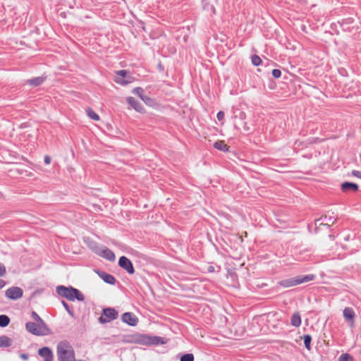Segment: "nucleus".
Masks as SVG:
<instances>
[{
	"label": "nucleus",
	"mask_w": 361,
	"mask_h": 361,
	"mask_svg": "<svg viewBox=\"0 0 361 361\" xmlns=\"http://www.w3.org/2000/svg\"><path fill=\"white\" fill-rule=\"evenodd\" d=\"M56 355L59 361H75V350L66 341H61L57 344Z\"/></svg>",
	"instance_id": "obj_1"
},
{
	"label": "nucleus",
	"mask_w": 361,
	"mask_h": 361,
	"mask_svg": "<svg viewBox=\"0 0 361 361\" xmlns=\"http://www.w3.org/2000/svg\"><path fill=\"white\" fill-rule=\"evenodd\" d=\"M56 293L59 295L70 301L77 300L82 302L85 300L82 293L79 290L72 286L66 287L64 286H58L56 287Z\"/></svg>",
	"instance_id": "obj_2"
},
{
	"label": "nucleus",
	"mask_w": 361,
	"mask_h": 361,
	"mask_svg": "<svg viewBox=\"0 0 361 361\" xmlns=\"http://www.w3.org/2000/svg\"><path fill=\"white\" fill-rule=\"evenodd\" d=\"M314 279L315 276L314 274L297 276L295 277L281 280L279 282V284L284 288H289L310 281H313Z\"/></svg>",
	"instance_id": "obj_3"
},
{
	"label": "nucleus",
	"mask_w": 361,
	"mask_h": 361,
	"mask_svg": "<svg viewBox=\"0 0 361 361\" xmlns=\"http://www.w3.org/2000/svg\"><path fill=\"white\" fill-rule=\"evenodd\" d=\"M137 342L142 345H163L166 343L165 338L157 336L140 335L137 338Z\"/></svg>",
	"instance_id": "obj_4"
},
{
	"label": "nucleus",
	"mask_w": 361,
	"mask_h": 361,
	"mask_svg": "<svg viewBox=\"0 0 361 361\" xmlns=\"http://www.w3.org/2000/svg\"><path fill=\"white\" fill-rule=\"evenodd\" d=\"M25 328L28 332L37 336L46 335L49 331L46 324L28 322L25 324Z\"/></svg>",
	"instance_id": "obj_5"
},
{
	"label": "nucleus",
	"mask_w": 361,
	"mask_h": 361,
	"mask_svg": "<svg viewBox=\"0 0 361 361\" xmlns=\"http://www.w3.org/2000/svg\"><path fill=\"white\" fill-rule=\"evenodd\" d=\"M118 317V312L113 307L104 308L101 316L99 317L100 324H106Z\"/></svg>",
	"instance_id": "obj_6"
},
{
	"label": "nucleus",
	"mask_w": 361,
	"mask_h": 361,
	"mask_svg": "<svg viewBox=\"0 0 361 361\" xmlns=\"http://www.w3.org/2000/svg\"><path fill=\"white\" fill-rule=\"evenodd\" d=\"M118 265L130 274H133L135 273V269L133 263L125 256H122L119 258Z\"/></svg>",
	"instance_id": "obj_7"
},
{
	"label": "nucleus",
	"mask_w": 361,
	"mask_h": 361,
	"mask_svg": "<svg viewBox=\"0 0 361 361\" xmlns=\"http://www.w3.org/2000/svg\"><path fill=\"white\" fill-rule=\"evenodd\" d=\"M23 290L17 286L8 288L5 292V295L11 300H18L23 296Z\"/></svg>",
	"instance_id": "obj_8"
},
{
	"label": "nucleus",
	"mask_w": 361,
	"mask_h": 361,
	"mask_svg": "<svg viewBox=\"0 0 361 361\" xmlns=\"http://www.w3.org/2000/svg\"><path fill=\"white\" fill-rule=\"evenodd\" d=\"M97 251L99 252L97 254L99 256L102 257L110 262H113L116 259L114 252L104 245L101 247V250H98Z\"/></svg>",
	"instance_id": "obj_9"
},
{
	"label": "nucleus",
	"mask_w": 361,
	"mask_h": 361,
	"mask_svg": "<svg viewBox=\"0 0 361 361\" xmlns=\"http://www.w3.org/2000/svg\"><path fill=\"white\" fill-rule=\"evenodd\" d=\"M116 78L115 82L121 85H125L130 82V78L126 79L128 72L126 70H120L116 72Z\"/></svg>",
	"instance_id": "obj_10"
},
{
	"label": "nucleus",
	"mask_w": 361,
	"mask_h": 361,
	"mask_svg": "<svg viewBox=\"0 0 361 361\" xmlns=\"http://www.w3.org/2000/svg\"><path fill=\"white\" fill-rule=\"evenodd\" d=\"M121 320L127 324L134 326L138 322L137 317L132 312H125L122 314Z\"/></svg>",
	"instance_id": "obj_11"
},
{
	"label": "nucleus",
	"mask_w": 361,
	"mask_h": 361,
	"mask_svg": "<svg viewBox=\"0 0 361 361\" xmlns=\"http://www.w3.org/2000/svg\"><path fill=\"white\" fill-rule=\"evenodd\" d=\"M343 315L346 322L349 323L350 326L353 327L355 323V314L351 307H345L343 311Z\"/></svg>",
	"instance_id": "obj_12"
},
{
	"label": "nucleus",
	"mask_w": 361,
	"mask_h": 361,
	"mask_svg": "<svg viewBox=\"0 0 361 361\" xmlns=\"http://www.w3.org/2000/svg\"><path fill=\"white\" fill-rule=\"evenodd\" d=\"M38 354L44 358V361H53L54 355L51 350L48 347H43L38 351Z\"/></svg>",
	"instance_id": "obj_13"
},
{
	"label": "nucleus",
	"mask_w": 361,
	"mask_h": 361,
	"mask_svg": "<svg viewBox=\"0 0 361 361\" xmlns=\"http://www.w3.org/2000/svg\"><path fill=\"white\" fill-rule=\"evenodd\" d=\"M97 273L105 283L110 285H114L116 283V280L113 275L108 274L104 271H98Z\"/></svg>",
	"instance_id": "obj_14"
},
{
	"label": "nucleus",
	"mask_w": 361,
	"mask_h": 361,
	"mask_svg": "<svg viewBox=\"0 0 361 361\" xmlns=\"http://www.w3.org/2000/svg\"><path fill=\"white\" fill-rule=\"evenodd\" d=\"M126 101L128 104L137 112H142L144 111L142 104L134 97H127Z\"/></svg>",
	"instance_id": "obj_15"
},
{
	"label": "nucleus",
	"mask_w": 361,
	"mask_h": 361,
	"mask_svg": "<svg viewBox=\"0 0 361 361\" xmlns=\"http://www.w3.org/2000/svg\"><path fill=\"white\" fill-rule=\"evenodd\" d=\"M341 190L344 192L349 191L356 192L358 190V185L356 183L350 182H344L341 185Z\"/></svg>",
	"instance_id": "obj_16"
},
{
	"label": "nucleus",
	"mask_w": 361,
	"mask_h": 361,
	"mask_svg": "<svg viewBox=\"0 0 361 361\" xmlns=\"http://www.w3.org/2000/svg\"><path fill=\"white\" fill-rule=\"evenodd\" d=\"M45 78L43 77H36L27 80V83L30 85L37 87L43 83Z\"/></svg>",
	"instance_id": "obj_17"
},
{
	"label": "nucleus",
	"mask_w": 361,
	"mask_h": 361,
	"mask_svg": "<svg viewBox=\"0 0 361 361\" xmlns=\"http://www.w3.org/2000/svg\"><path fill=\"white\" fill-rule=\"evenodd\" d=\"M290 324L292 326L298 327L301 324V318L299 313H294L290 319Z\"/></svg>",
	"instance_id": "obj_18"
},
{
	"label": "nucleus",
	"mask_w": 361,
	"mask_h": 361,
	"mask_svg": "<svg viewBox=\"0 0 361 361\" xmlns=\"http://www.w3.org/2000/svg\"><path fill=\"white\" fill-rule=\"evenodd\" d=\"M12 345V340L6 336H0V347H9Z\"/></svg>",
	"instance_id": "obj_19"
},
{
	"label": "nucleus",
	"mask_w": 361,
	"mask_h": 361,
	"mask_svg": "<svg viewBox=\"0 0 361 361\" xmlns=\"http://www.w3.org/2000/svg\"><path fill=\"white\" fill-rule=\"evenodd\" d=\"M214 148L224 152L228 150V147L224 143V141H217L214 142Z\"/></svg>",
	"instance_id": "obj_20"
},
{
	"label": "nucleus",
	"mask_w": 361,
	"mask_h": 361,
	"mask_svg": "<svg viewBox=\"0 0 361 361\" xmlns=\"http://www.w3.org/2000/svg\"><path fill=\"white\" fill-rule=\"evenodd\" d=\"M88 246L95 254L97 255L99 253L97 250H101V247L103 245H99L97 243L94 241H90L88 243Z\"/></svg>",
	"instance_id": "obj_21"
},
{
	"label": "nucleus",
	"mask_w": 361,
	"mask_h": 361,
	"mask_svg": "<svg viewBox=\"0 0 361 361\" xmlns=\"http://www.w3.org/2000/svg\"><path fill=\"white\" fill-rule=\"evenodd\" d=\"M10 323V318L5 314L0 315V327H6Z\"/></svg>",
	"instance_id": "obj_22"
},
{
	"label": "nucleus",
	"mask_w": 361,
	"mask_h": 361,
	"mask_svg": "<svg viewBox=\"0 0 361 361\" xmlns=\"http://www.w3.org/2000/svg\"><path fill=\"white\" fill-rule=\"evenodd\" d=\"M87 116L92 118V120L94 121H99V115L94 112L92 109H91L90 108H88L87 110Z\"/></svg>",
	"instance_id": "obj_23"
},
{
	"label": "nucleus",
	"mask_w": 361,
	"mask_h": 361,
	"mask_svg": "<svg viewBox=\"0 0 361 361\" xmlns=\"http://www.w3.org/2000/svg\"><path fill=\"white\" fill-rule=\"evenodd\" d=\"M303 341L305 348L307 350L311 349V341H312V336L309 334L305 335L303 336Z\"/></svg>",
	"instance_id": "obj_24"
},
{
	"label": "nucleus",
	"mask_w": 361,
	"mask_h": 361,
	"mask_svg": "<svg viewBox=\"0 0 361 361\" xmlns=\"http://www.w3.org/2000/svg\"><path fill=\"white\" fill-rule=\"evenodd\" d=\"M338 361H353V358L348 353H343L339 356Z\"/></svg>",
	"instance_id": "obj_25"
},
{
	"label": "nucleus",
	"mask_w": 361,
	"mask_h": 361,
	"mask_svg": "<svg viewBox=\"0 0 361 361\" xmlns=\"http://www.w3.org/2000/svg\"><path fill=\"white\" fill-rule=\"evenodd\" d=\"M133 93L137 95L140 99L145 95L142 87H137L133 90Z\"/></svg>",
	"instance_id": "obj_26"
},
{
	"label": "nucleus",
	"mask_w": 361,
	"mask_h": 361,
	"mask_svg": "<svg viewBox=\"0 0 361 361\" xmlns=\"http://www.w3.org/2000/svg\"><path fill=\"white\" fill-rule=\"evenodd\" d=\"M61 303L63 305V306L64 307V308L66 309V310L67 311V312L69 314L70 316H71L72 317H74V312L73 310H71L68 305V304L65 302L64 300H62L61 301Z\"/></svg>",
	"instance_id": "obj_27"
},
{
	"label": "nucleus",
	"mask_w": 361,
	"mask_h": 361,
	"mask_svg": "<svg viewBox=\"0 0 361 361\" xmlns=\"http://www.w3.org/2000/svg\"><path fill=\"white\" fill-rule=\"evenodd\" d=\"M180 361H194V355L192 353H187L181 356Z\"/></svg>",
	"instance_id": "obj_28"
},
{
	"label": "nucleus",
	"mask_w": 361,
	"mask_h": 361,
	"mask_svg": "<svg viewBox=\"0 0 361 361\" xmlns=\"http://www.w3.org/2000/svg\"><path fill=\"white\" fill-rule=\"evenodd\" d=\"M251 59L252 63L255 66H259L260 63H262V59L257 55H253Z\"/></svg>",
	"instance_id": "obj_29"
},
{
	"label": "nucleus",
	"mask_w": 361,
	"mask_h": 361,
	"mask_svg": "<svg viewBox=\"0 0 361 361\" xmlns=\"http://www.w3.org/2000/svg\"><path fill=\"white\" fill-rule=\"evenodd\" d=\"M32 317L36 322V323L45 324L41 317L37 314V313L34 311L32 312Z\"/></svg>",
	"instance_id": "obj_30"
},
{
	"label": "nucleus",
	"mask_w": 361,
	"mask_h": 361,
	"mask_svg": "<svg viewBox=\"0 0 361 361\" xmlns=\"http://www.w3.org/2000/svg\"><path fill=\"white\" fill-rule=\"evenodd\" d=\"M323 221H325V224L328 225L329 223L334 224L335 221V219L334 216H327L326 215L322 217L321 219Z\"/></svg>",
	"instance_id": "obj_31"
},
{
	"label": "nucleus",
	"mask_w": 361,
	"mask_h": 361,
	"mask_svg": "<svg viewBox=\"0 0 361 361\" xmlns=\"http://www.w3.org/2000/svg\"><path fill=\"white\" fill-rule=\"evenodd\" d=\"M141 99L146 104H148V105H150L152 103V99L147 96V95H144Z\"/></svg>",
	"instance_id": "obj_32"
},
{
	"label": "nucleus",
	"mask_w": 361,
	"mask_h": 361,
	"mask_svg": "<svg viewBox=\"0 0 361 361\" xmlns=\"http://www.w3.org/2000/svg\"><path fill=\"white\" fill-rule=\"evenodd\" d=\"M271 73L275 78H279L281 75V71L279 69H274Z\"/></svg>",
	"instance_id": "obj_33"
},
{
	"label": "nucleus",
	"mask_w": 361,
	"mask_h": 361,
	"mask_svg": "<svg viewBox=\"0 0 361 361\" xmlns=\"http://www.w3.org/2000/svg\"><path fill=\"white\" fill-rule=\"evenodd\" d=\"M6 273V269L4 264L0 262V277L4 276Z\"/></svg>",
	"instance_id": "obj_34"
},
{
	"label": "nucleus",
	"mask_w": 361,
	"mask_h": 361,
	"mask_svg": "<svg viewBox=\"0 0 361 361\" xmlns=\"http://www.w3.org/2000/svg\"><path fill=\"white\" fill-rule=\"evenodd\" d=\"M216 117L219 121L223 120V118H224V113L221 111H219L217 113Z\"/></svg>",
	"instance_id": "obj_35"
},
{
	"label": "nucleus",
	"mask_w": 361,
	"mask_h": 361,
	"mask_svg": "<svg viewBox=\"0 0 361 361\" xmlns=\"http://www.w3.org/2000/svg\"><path fill=\"white\" fill-rule=\"evenodd\" d=\"M352 174L358 178H361V171L353 170Z\"/></svg>",
	"instance_id": "obj_36"
},
{
	"label": "nucleus",
	"mask_w": 361,
	"mask_h": 361,
	"mask_svg": "<svg viewBox=\"0 0 361 361\" xmlns=\"http://www.w3.org/2000/svg\"><path fill=\"white\" fill-rule=\"evenodd\" d=\"M44 161L46 164H49L51 163V157L47 155L44 157Z\"/></svg>",
	"instance_id": "obj_37"
},
{
	"label": "nucleus",
	"mask_w": 361,
	"mask_h": 361,
	"mask_svg": "<svg viewBox=\"0 0 361 361\" xmlns=\"http://www.w3.org/2000/svg\"><path fill=\"white\" fill-rule=\"evenodd\" d=\"M5 286L6 282L4 280L0 279V289L3 288Z\"/></svg>",
	"instance_id": "obj_38"
},
{
	"label": "nucleus",
	"mask_w": 361,
	"mask_h": 361,
	"mask_svg": "<svg viewBox=\"0 0 361 361\" xmlns=\"http://www.w3.org/2000/svg\"><path fill=\"white\" fill-rule=\"evenodd\" d=\"M20 357L25 360L28 359V355L27 354L23 353L20 355Z\"/></svg>",
	"instance_id": "obj_39"
},
{
	"label": "nucleus",
	"mask_w": 361,
	"mask_h": 361,
	"mask_svg": "<svg viewBox=\"0 0 361 361\" xmlns=\"http://www.w3.org/2000/svg\"><path fill=\"white\" fill-rule=\"evenodd\" d=\"M208 271H209V272H214V267H212V266H209V267H208Z\"/></svg>",
	"instance_id": "obj_40"
}]
</instances>
